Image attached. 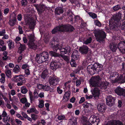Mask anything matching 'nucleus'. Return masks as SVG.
I'll list each match as a JSON object with an SVG mask.
<instances>
[{
	"label": "nucleus",
	"instance_id": "obj_1",
	"mask_svg": "<svg viewBox=\"0 0 125 125\" xmlns=\"http://www.w3.org/2000/svg\"><path fill=\"white\" fill-rule=\"evenodd\" d=\"M51 44V47L53 50L56 52L59 50L61 54L60 57H62L67 63H69L70 58L68 56H66L65 54H69L71 52V49L69 46H67L65 48H62V45H60V43L58 40L55 41L53 39Z\"/></svg>",
	"mask_w": 125,
	"mask_h": 125
},
{
	"label": "nucleus",
	"instance_id": "obj_2",
	"mask_svg": "<svg viewBox=\"0 0 125 125\" xmlns=\"http://www.w3.org/2000/svg\"><path fill=\"white\" fill-rule=\"evenodd\" d=\"M122 15V12L119 11L113 15L109 20V26L111 30L117 31L119 29L118 27L120 26L122 30H125V21H124L122 25L121 24Z\"/></svg>",
	"mask_w": 125,
	"mask_h": 125
},
{
	"label": "nucleus",
	"instance_id": "obj_3",
	"mask_svg": "<svg viewBox=\"0 0 125 125\" xmlns=\"http://www.w3.org/2000/svg\"><path fill=\"white\" fill-rule=\"evenodd\" d=\"M75 29L71 24H62L57 26L52 30V33L55 34L58 32H71L73 31Z\"/></svg>",
	"mask_w": 125,
	"mask_h": 125
},
{
	"label": "nucleus",
	"instance_id": "obj_4",
	"mask_svg": "<svg viewBox=\"0 0 125 125\" xmlns=\"http://www.w3.org/2000/svg\"><path fill=\"white\" fill-rule=\"evenodd\" d=\"M101 79V78L99 76L92 77L90 81V84L92 86L99 87L101 89H106L108 84L105 82H102L101 83H100Z\"/></svg>",
	"mask_w": 125,
	"mask_h": 125
},
{
	"label": "nucleus",
	"instance_id": "obj_5",
	"mask_svg": "<svg viewBox=\"0 0 125 125\" xmlns=\"http://www.w3.org/2000/svg\"><path fill=\"white\" fill-rule=\"evenodd\" d=\"M94 36L97 41L100 43H103L106 38V33L103 31H98L94 33Z\"/></svg>",
	"mask_w": 125,
	"mask_h": 125
},
{
	"label": "nucleus",
	"instance_id": "obj_6",
	"mask_svg": "<svg viewBox=\"0 0 125 125\" xmlns=\"http://www.w3.org/2000/svg\"><path fill=\"white\" fill-rule=\"evenodd\" d=\"M28 37L29 41V48L34 50H36L37 48V46L34 42V35L32 34H30L28 35Z\"/></svg>",
	"mask_w": 125,
	"mask_h": 125
},
{
	"label": "nucleus",
	"instance_id": "obj_7",
	"mask_svg": "<svg viewBox=\"0 0 125 125\" xmlns=\"http://www.w3.org/2000/svg\"><path fill=\"white\" fill-rule=\"evenodd\" d=\"M62 64L59 61L55 60L51 62L50 65L51 68L53 71H55L57 69L62 68Z\"/></svg>",
	"mask_w": 125,
	"mask_h": 125
},
{
	"label": "nucleus",
	"instance_id": "obj_8",
	"mask_svg": "<svg viewBox=\"0 0 125 125\" xmlns=\"http://www.w3.org/2000/svg\"><path fill=\"white\" fill-rule=\"evenodd\" d=\"M97 66L95 63L93 65L91 64L88 65L87 67V70L88 73L90 74L93 75L95 73H97L96 68Z\"/></svg>",
	"mask_w": 125,
	"mask_h": 125
},
{
	"label": "nucleus",
	"instance_id": "obj_9",
	"mask_svg": "<svg viewBox=\"0 0 125 125\" xmlns=\"http://www.w3.org/2000/svg\"><path fill=\"white\" fill-rule=\"evenodd\" d=\"M115 98L110 95L107 96L106 99V104L109 106H112L115 104Z\"/></svg>",
	"mask_w": 125,
	"mask_h": 125
},
{
	"label": "nucleus",
	"instance_id": "obj_10",
	"mask_svg": "<svg viewBox=\"0 0 125 125\" xmlns=\"http://www.w3.org/2000/svg\"><path fill=\"white\" fill-rule=\"evenodd\" d=\"M49 83L50 84L55 86L60 81L59 79L56 76H50L49 79Z\"/></svg>",
	"mask_w": 125,
	"mask_h": 125
},
{
	"label": "nucleus",
	"instance_id": "obj_11",
	"mask_svg": "<svg viewBox=\"0 0 125 125\" xmlns=\"http://www.w3.org/2000/svg\"><path fill=\"white\" fill-rule=\"evenodd\" d=\"M115 92L118 95L125 97V89L118 87L115 89Z\"/></svg>",
	"mask_w": 125,
	"mask_h": 125
},
{
	"label": "nucleus",
	"instance_id": "obj_12",
	"mask_svg": "<svg viewBox=\"0 0 125 125\" xmlns=\"http://www.w3.org/2000/svg\"><path fill=\"white\" fill-rule=\"evenodd\" d=\"M117 48L119 51L122 53H125V42L121 41L117 45Z\"/></svg>",
	"mask_w": 125,
	"mask_h": 125
},
{
	"label": "nucleus",
	"instance_id": "obj_13",
	"mask_svg": "<svg viewBox=\"0 0 125 125\" xmlns=\"http://www.w3.org/2000/svg\"><path fill=\"white\" fill-rule=\"evenodd\" d=\"M107 106L105 104L103 103H101L98 104L97 108L99 112L104 113L106 109Z\"/></svg>",
	"mask_w": 125,
	"mask_h": 125
},
{
	"label": "nucleus",
	"instance_id": "obj_14",
	"mask_svg": "<svg viewBox=\"0 0 125 125\" xmlns=\"http://www.w3.org/2000/svg\"><path fill=\"white\" fill-rule=\"evenodd\" d=\"M89 48L87 46L83 45L82 46L80 47L79 51L83 54H86L89 51Z\"/></svg>",
	"mask_w": 125,
	"mask_h": 125
},
{
	"label": "nucleus",
	"instance_id": "obj_15",
	"mask_svg": "<svg viewBox=\"0 0 125 125\" xmlns=\"http://www.w3.org/2000/svg\"><path fill=\"white\" fill-rule=\"evenodd\" d=\"M44 62L48 61L49 58V54L48 53L46 52H43L40 53Z\"/></svg>",
	"mask_w": 125,
	"mask_h": 125
},
{
	"label": "nucleus",
	"instance_id": "obj_16",
	"mask_svg": "<svg viewBox=\"0 0 125 125\" xmlns=\"http://www.w3.org/2000/svg\"><path fill=\"white\" fill-rule=\"evenodd\" d=\"M13 80H14V82L18 83L25 79L22 75H20L14 76Z\"/></svg>",
	"mask_w": 125,
	"mask_h": 125
},
{
	"label": "nucleus",
	"instance_id": "obj_17",
	"mask_svg": "<svg viewBox=\"0 0 125 125\" xmlns=\"http://www.w3.org/2000/svg\"><path fill=\"white\" fill-rule=\"evenodd\" d=\"M79 53L77 50L74 51L71 55L72 59L75 60L79 59Z\"/></svg>",
	"mask_w": 125,
	"mask_h": 125
},
{
	"label": "nucleus",
	"instance_id": "obj_18",
	"mask_svg": "<svg viewBox=\"0 0 125 125\" xmlns=\"http://www.w3.org/2000/svg\"><path fill=\"white\" fill-rule=\"evenodd\" d=\"M71 94V92L70 91H68L66 92L63 96V100H64L63 101L64 102H66L69 100Z\"/></svg>",
	"mask_w": 125,
	"mask_h": 125
},
{
	"label": "nucleus",
	"instance_id": "obj_19",
	"mask_svg": "<svg viewBox=\"0 0 125 125\" xmlns=\"http://www.w3.org/2000/svg\"><path fill=\"white\" fill-rule=\"evenodd\" d=\"M121 81V82L122 83L125 82V76H123L122 75H120L119 76L116 78L115 80V82H118L119 81Z\"/></svg>",
	"mask_w": 125,
	"mask_h": 125
},
{
	"label": "nucleus",
	"instance_id": "obj_20",
	"mask_svg": "<svg viewBox=\"0 0 125 125\" xmlns=\"http://www.w3.org/2000/svg\"><path fill=\"white\" fill-rule=\"evenodd\" d=\"M92 92L94 97H98L100 94L99 89L98 88L95 87Z\"/></svg>",
	"mask_w": 125,
	"mask_h": 125
},
{
	"label": "nucleus",
	"instance_id": "obj_21",
	"mask_svg": "<svg viewBox=\"0 0 125 125\" xmlns=\"http://www.w3.org/2000/svg\"><path fill=\"white\" fill-rule=\"evenodd\" d=\"M35 60L36 62L39 64H41L44 62L40 53L36 54L35 58Z\"/></svg>",
	"mask_w": 125,
	"mask_h": 125
},
{
	"label": "nucleus",
	"instance_id": "obj_22",
	"mask_svg": "<svg viewBox=\"0 0 125 125\" xmlns=\"http://www.w3.org/2000/svg\"><path fill=\"white\" fill-rule=\"evenodd\" d=\"M93 121L91 125H98V123L100 122V120L98 116L96 117L94 115Z\"/></svg>",
	"mask_w": 125,
	"mask_h": 125
},
{
	"label": "nucleus",
	"instance_id": "obj_23",
	"mask_svg": "<svg viewBox=\"0 0 125 125\" xmlns=\"http://www.w3.org/2000/svg\"><path fill=\"white\" fill-rule=\"evenodd\" d=\"M109 47L110 48L111 50L113 52H115L117 49V45L116 44L112 43H111L109 46Z\"/></svg>",
	"mask_w": 125,
	"mask_h": 125
},
{
	"label": "nucleus",
	"instance_id": "obj_24",
	"mask_svg": "<svg viewBox=\"0 0 125 125\" xmlns=\"http://www.w3.org/2000/svg\"><path fill=\"white\" fill-rule=\"evenodd\" d=\"M83 106L84 108H88L89 109L92 110L93 108V106L91 104L88 103L87 102H85L83 104Z\"/></svg>",
	"mask_w": 125,
	"mask_h": 125
},
{
	"label": "nucleus",
	"instance_id": "obj_25",
	"mask_svg": "<svg viewBox=\"0 0 125 125\" xmlns=\"http://www.w3.org/2000/svg\"><path fill=\"white\" fill-rule=\"evenodd\" d=\"M55 12L56 14L60 15V14L63 13V10L62 7H57L55 9Z\"/></svg>",
	"mask_w": 125,
	"mask_h": 125
},
{
	"label": "nucleus",
	"instance_id": "obj_26",
	"mask_svg": "<svg viewBox=\"0 0 125 125\" xmlns=\"http://www.w3.org/2000/svg\"><path fill=\"white\" fill-rule=\"evenodd\" d=\"M87 117L85 116H83L81 118L82 122L84 125H90V123L87 120Z\"/></svg>",
	"mask_w": 125,
	"mask_h": 125
},
{
	"label": "nucleus",
	"instance_id": "obj_27",
	"mask_svg": "<svg viewBox=\"0 0 125 125\" xmlns=\"http://www.w3.org/2000/svg\"><path fill=\"white\" fill-rule=\"evenodd\" d=\"M16 19V17H14L12 19H10L9 21V24L11 26H13L15 24Z\"/></svg>",
	"mask_w": 125,
	"mask_h": 125
},
{
	"label": "nucleus",
	"instance_id": "obj_28",
	"mask_svg": "<svg viewBox=\"0 0 125 125\" xmlns=\"http://www.w3.org/2000/svg\"><path fill=\"white\" fill-rule=\"evenodd\" d=\"M20 46L19 47L18 49L20 51L19 53L21 54L26 49V47L25 44H22L21 43H20Z\"/></svg>",
	"mask_w": 125,
	"mask_h": 125
},
{
	"label": "nucleus",
	"instance_id": "obj_29",
	"mask_svg": "<svg viewBox=\"0 0 125 125\" xmlns=\"http://www.w3.org/2000/svg\"><path fill=\"white\" fill-rule=\"evenodd\" d=\"M49 54L52 57H60L61 54L53 51H50L49 52Z\"/></svg>",
	"mask_w": 125,
	"mask_h": 125
},
{
	"label": "nucleus",
	"instance_id": "obj_30",
	"mask_svg": "<svg viewBox=\"0 0 125 125\" xmlns=\"http://www.w3.org/2000/svg\"><path fill=\"white\" fill-rule=\"evenodd\" d=\"M95 64H96L97 66V67L96 68L97 73V72H100L101 70H103V65L101 64H100L99 63H95Z\"/></svg>",
	"mask_w": 125,
	"mask_h": 125
},
{
	"label": "nucleus",
	"instance_id": "obj_31",
	"mask_svg": "<svg viewBox=\"0 0 125 125\" xmlns=\"http://www.w3.org/2000/svg\"><path fill=\"white\" fill-rule=\"evenodd\" d=\"M48 74V70H44L42 72L41 76V78L44 79L46 78Z\"/></svg>",
	"mask_w": 125,
	"mask_h": 125
},
{
	"label": "nucleus",
	"instance_id": "obj_32",
	"mask_svg": "<svg viewBox=\"0 0 125 125\" xmlns=\"http://www.w3.org/2000/svg\"><path fill=\"white\" fill-rule=\"evenodd\" d=\"M20 71V70L19 66L18 64L16 65L14 67L13 71L15 73H17Z\"/></svg>",
	"mask_w": 125,
	"mask_h": 125
},
{
	"label": "nucleus",
	"instance_id": "obj_33",
	"mask_svg": "<svg viewBox=\"0 0 125 125\" xmlns=\"http://www.w3.org/2000/svg\"><path fill=\"white\" fill-rule=\"evenodd\" d=\"M37 9L38 12L40 14L43 12L45 10L44 7L42 6L37 8Z\"/></svg>",
	"mask_w": 125,
	"mask_h": 125
},
{
	"label": "nucleus",
	"instance_id": "obj_34",
	"mask_svg": "<svg viewBox=\"0 0 125 125\" xmlns=\"http://www.w3.org/2000/svg\"><path fill=\"white\" fill-rule=\"evenodd\" d=\"M7 43L10 49H12L14 47V43L11 40H9V41H8Z\"/></svg>",
	"mask_w": 125,
	"mask_h": 125
},
{
	"label": "nucleus",
	"instance_id": "obj_35",
	"mask_svg": "<svg viewBox=\"0 0 125 125\" xmlns=\"http://www.w3.org/2000/svg\"><path fill=\"white\" fill-rule=\"evenodd\" d=\"M121 9V8L120 7V6L119 4H117L113 7V10L115 11Z\"/></svg>",
	"mask_w": 125,
	"mask_h": 125
},
{
	"label": "nucleus",
	"instance_id": "obj_36",
	"mask_svg": "<svg viewBox=\"0 0 125 125\" xmlns=\"http://www.w3.org/2000/svg\"><path fill=\"white\" fill-rule=\"evenodd\" d=\"M90 16L93 19H95L97 18V15L96 14L93 13L91 12H89L88 13Z\"/></svg>",
	"mask_w": 125,
	"mask_h": 125
},
{
	"label": "nucleus",
	"instance_id": "obj_37",
	"mask_svg": "<svg viewBox=\"0 0 125 125\" xmlns=\"http://www.w3.org/2000/svg\"><path fill=\"white\" fill-rule=\"evenodd\" d=\"M92 39L91 37H89L84 42V43L85 44H87L90 43L92 42Z\"/></svg>",
	"mask_w": 125,
	"mask_h": 125
},
{
	"label": "nucleus",
	"instance_id": "obj_38",
	"mask_svg": "<svg viewBox=\"0 0 125 125\" xmlns=\"http://www.w3.org/2000/svg\"><path fill=\"white\" fill-rule=\"evenodd\" d=\"M75 61V60H73V59L71 58V61L70 62H69L72 67H75L76 66Z\"/></svg>",
	"mask_w": 125,
	"mask_h": 125
},
{
	"label": "nucleus",
	"instance_id": "obj_39",
	"mask_svg": "<svg viewBox=\"0 0 125 125\" xmlns=\"http://www.w3.org/2000/svg\"><path fill=\"white\" fill-rule=\"evenodd\" d=\"M21 88V92L22 93L25 94L27 93V90L25 87L22 86Z\"/></svg>",
	"mask_w": 125,
	"mask_h": 125
},
{
	"label": "nucleus",
	"instance_id": "obj_40",
	"mask_svg": "<svg viewBox=\"0 0 125 125\" xmlns=\"http://www.w3.org/2000/svg\"><path fill=\"white\" fill-rule=\"evenodd\" d=\"M95 24L96 26L100 27L101 26V22L98 20H94Z\"/></svg>",
	"mask_w": 125,
	"mask_h": 125
},
{
	"label": "nucleus",
	"instance_id": "obj_41",
	"mask_svg": "<svg viewBox=\"0 0 125 125\" xmlns=\"http://www.w3.org/2000/svg\"><path fill=\"white\" fill-rule=\"evenodd\" d=\"M21 2L22 6L25 7L27 4L28 1L27 0H21Z\"/></svg>",
	"mask_w": 125,
	"mask_h": 125
},
{
	"label": "nucleus",
	"instance_id": "obj_42",
	"mask_svg": "<svg viewBox=\"0 0 125 125\" xmlns=\"http://www.w3.org/2000/svg\"><path fill=\"white\" fill-rule=\"evenodd\" d=\"M31 116L33 120H35L38 119V116L34 114H32L31 115Z\"/></svg>",
	"mask_w": 125,
	"mask_h": 125
},
{
	"label": "nucleus",
	"instance_id": "obj_43",
	"mask_svg": "<svg viewBox=\"0 0 125 125\" xmlns=\"http://www.w3.org/2000/svg\"><path fill=\"white\" fill-rule=\"evenodd\" d=\"M51 88V87L48 85H44L43 86V90L45 91H49Z\"/></svg>",
	"mask_w": 125,
	"mask_h": 125
},
{
	"label": "nucleus",
	"instance_id": "obj_44",
	"mask_svg": "<svg viewBox=\"0 0 125 125\" xmlns=\"http://www.w3.org/2000/svg\"><path fill=\"white\" fill-rule=\"evenodd\" d=\"M119 76V75L117 72H115L111 74V77H115V79L116 78L118 77Z\"/></svg>",
	"mask_w": 125,
	"mask_h": 125
},
{
	"label": "nucleus",
	"instance_id": "obj_45",
	"mask_svg": "<svg viewBox=\"0 0 125 125\" xmlns=\"http://www.w3.org/2000/svg\"><path fill=\"white\" fill-rule=\"evenodd\" d=\"M10 117H8V116H6V117H3V118L2 119V121L4 122L5 123H6L8 121H9L10 120Z\"/></svg>",
	"mask_w": 125,
	"mask_h": 125
},
{
	"label": "nucleus",
	"instance_id": "obj_46",
	"mask_svg": "<svg viewBox=\"0 0 125 125\" xmlns=\"http://www.w3.org/2000/svg\"><path fill=\"white\" fill-rule=\"evenodd\" d=\"M26 81L25 80H23L20 82H18L17 85L18 86H21L23 85V84L26 82Z\"/></svg>",
	"mask_w": 125,
	"mask_h": 125
},
{
	"label": "nucleus",
	"instance_id": "obj_47",
	"mask_svg": "<svg viewBox=\"0 0 125 125\" xmlns=\"http://www.w3.org/2000/svg\"><path fill=\"white\" fill-rule=\"evenodd\" d=\"M11 71L10 70H7L6 73L7 76L8 78H10L11 73Z\"/></svg>",
	"mask_w": 125,
	"mask_h": 125
},
{
	"label": "nucleus",
	"instance_id": "obj_48",
	"mask_svg": "<svg viewBox=\"0 0 125 125\" xmlns=\"http://www.w3.org/2000/svg\"><path fill=\"white\" fill-rule=\"evenodd\" d=\"M44 101L42 100L40 102L38 107L40 108H42L44 106Z\"/></svg>",
	"mask_w": 125,
	"mask_h": 125
},
{
	"label": "nucleus",
	"instance_id": "obj_49",
	"mask_svg": "<svg viewBox=\"0 0 125 125\" xmlns=\"http://www.w3.org/2000/svg\"><path fill=\"white\" fill-rule=\"evenodd\" d=\"M35 108L34 107L31 108L30 109V110H27V112L29 114L34 113L35 111Z\"/></svg>",
	"mask_w": 125,
	"mask_h": 125
},
{
	"label": "nucleus",
	"instance_id": "obj_50",
	"mask_svg": "<svg viewBox=\"0 0 125 125\" xmlns=\"http://www.w3.org/2000/svg\"><path fill=\"white\" fill-rule=\"evenodd\" d=\"M65 117L64 115H60L58 116V119L59 120H62L63 119L66 120Z\"/></svg>",
	"mask_w": 125,
	"mask_h": 125
},
{
	"label": "nucleus",
	"instance_id": "obj_51",
	"mask_svg": "<svg viewBox=\"0 0 125 125\" xmlns=\"http://www.w3.org/2000/svg\"><path fill=\"white\" fill-rule=\"evenodd\" d=\"M94 115H92L89 118V121L88 122H89V123H90V125H91L93 121V118L94 117Z\"/></svg>",
	"mask_w": 125,
	"mask_h": 125
},
{
	"label": "nucleus",
	"instance_id": "obj_52",
	"mask_svg": "<svg viewBox=\"0 0 125 125\" xmlns=\"http://www.w3.org/2000/svg\"><path fill=\"white\" fill-rule=\"evenodd\" d=\"M22 104H24L27 102V100L26 98H23L20 100Z\"/></svg>",
	"mask_w": 125,
	"mask_h": 125
},
{
	"label": "nucleus",
	"instance_id": "obj_53",
	"mask_svg": "<svg viewBox=\"0 0 125 125\" xmlns=\"http://www.w3.org/2000/svg\"><path fill=\"white\" fill-rule=\"evenodd\" d=\"M25 74L27 76L28 75L30 74V70L28 69H26L25 70Z\"/></svg>",
	"mask_w": 125,
	"mask_h": 125
},
{
	"label": "nucleus",
	"instance_id": "obj_54",
	"mask_svg": "<svg viewBox=\"0 0 125 125\" xmlns=\"http://www.w3.org/2000/svg\"><path fill=\"white\" fill-rule=\"evenodd\" d=\"M57 91L58 93L60 94H62L63 92V90L60 89L59 86L57 87Z\"/></svg>",
	"mask_w": 125,
	"mask_h": 125
},
{
	"label": "nucleus",
	"instance_id": "obj_55",
	"mask_svg": "<svg viewBox=\"0 0 125 125\" xmlns=\"http://www.w3.org/2000/svg\"><path fill=\"white\" fill-rule=\"evenodd\" d=\"M74 18L75 21H77L78 20H81V21L82 19L80 16L78 15L75 16Z\"/></svg>",
	"mask_w": 125,
	"mask_h": 125
},
{
	"label": "nucleus",
	"instance_id": "obj_56",
	"mask_svg": "<svg viewBox=\"0 0 125 125\" xmlns=\"http://www.w3.org/2000/svg\"><path fill=\"white\" fill-rule=\"evenodd\" d=\"M33 94L34 97L35 98H37L39 96L38 94L36 91H34Z\"/></svg>",
	"mask_w": 125,
	"mask_h": 125
},
{
	"label": "nucleus",
	"instance_id": "obj_57",
	"mask_svg": "<svg viewBox=\"0 0 125 125\" xmlns=\"http://www.w3.org/2000/svg\"><path fill=\"white\" fill-rule=\"evenodd\" d=\"M43 85L42 84H38L37 85V88L40 89H43Z\"/></svg>",
	"mask_w": 125,
	"mask_h": 125
},
{
	"label": "nucleus",
	"instance_id": "obj_58",
	"mask_svg": "<svg viewBox=\"0 0 125 125\" xmlns=\"http://www.w3.org/2000/svg\"><path fill=\"white\" fill-rule=\"evenodd\" d=\"M2 46L1 47H0V50L2 52H3L6 50V46L5 45Z\"/></svg>",
	"mask_w": 125,
	"mask_h": 125
},
{
	"label": "nucleus",
	"instance_id": "obj_59",
	"mask_svg": "<svg viewBox=\"0 0 125 125\" xmlns=\"http://www.w3.org/2000/svg\"><path fill=\"white\" fill-rule=\"evenodd\" d=\"M7 114L5 111L4 110L3 111L1 115V116L3 117H6V116H7Z\"/></svg>",
	"mask_w": 125,
	"mask_h": 125
},
{
	"label": "nucleus",
	"instance_id": "obj_60",
	"mask_svg": "<svg viewBox=\"0 0 125 125\" xmlns=\"http://www.w3.org/2000/svg\"><path fill=\"white\" fill-rule=\"evenodd\" d=\"M100 72H97V73H98L99 74V75L98 76H99V77L100 76L101 77H103V75H104V72L103 71H102Z\"/></svg>",
	"mask_w": 125,
	"mask_h": 125
},
{
	"label": "nucleus",
	"instance_id": "obj_61",
	"mask_svg": "<svg viewBox=\"0 0 125 125\" xmlns=\"http://www.w3.org/2000/svg\"><path fill=\"white\" fill-rule=\"evenodd\" d=\"M9 11V9L8 8H6L4 10V13L6 15L8 13Z\"/></svg>",
	"mask_w": 125,
	"mask_h": 125
},
{
	"label": "nucleus",
	"instance_id": "obj_62",
	"mask_svg": "<svg viewBox=\"0 0 125 125\" xmlns=\"http://www.w3.org/2000/svg\"><path fill=\"white\" fill-rule=\"evenodd\" d=\"M85 100V98L84 97H82L81 98L79 102V103L80 104H81Z\"/></svg>",
	"mask_w": 125,
	"mask_h": 125
},
{
	"label": "nucleus",
	"instance_id": "obj_63",
	"mask_svg": "<svg viewBox=\"0 0 125 125\" xmlns=\"http://www.w3.org/2000/svg\"><path fill=\"white\" fill-rule=\"evenodd\" d=\"M122 102L121 100H118V107L120 108L122 107Z\"/></svg>",
	"mask_w": 125,
	"mask_h": 125
},
{
	"label": "nucleus",
	"instance_id": "obj_64",
	"mask_svg": "<svg viewBox=\"0 0 125 125\" xmlns=\"http://www.w3.org/2000/svg\"><path fill=\"white\" fill-rule=\"evenodd\" d=\"M71 125H76L77 124L76 120H74V121H72L71 122Z\"/></svg>",
	"mask_w": 125,
	"mask_h": 125
}]
</instances>
